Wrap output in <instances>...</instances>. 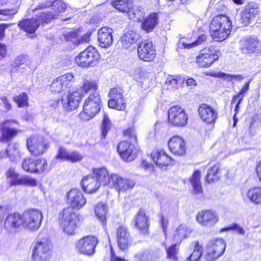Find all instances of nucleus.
<instances>
[{"label":"nucleus","mask_w":261,"mask_h":261,"mask_svg":"<svg viewBox=\"0 0 261 261\" xmlns=\"http://www.w3.org/2000/svg\"><path fill=\"white\" fill-rule=\"evenodd\" d=\"M101 101L98 92L91 94L85 100L83 110L80 114L81 118L87 121L93 118L100 110Z\"/></svg>","instance_id":"nucleus-1"},{"label":"nucleus","mask_w":261,"mask_h":261,"mask_svg":"<svg viewBox=\"0 0 261 261\" xmlns=\"http://www.w3.org/2000/svg\"><path fill=\"white\" fill-rule=\"evenodd\" d=\"M59 220L61 227L65 233L69 235L74 233L79 219L72 208H64L60 214Z\"/></svg>","instance_id":"nucleus-2"},{"label":"nucleus","mask_w":261,"mask_h":261,"mask_svg":"<svg viewBox=\"0 0 261 261\" xmlns=\"http://www.w3.org/2000/svg\"><path fill=\"white\" fill-rule=\"evenodd\" d=\"M22 221L24 228L31 231L38 230L41 224L43 214L41 211L37 209H30L24 211L22 215Z\"/></svg>","instance_id":"nucleus-3"},{"label":"nucleus","mask_w":261,"mask_h":261,"mask_svg":"<svg viewBox=\"0 0 261 261\" xmlns=\"http://www.w3.org/2000/svg\"><path fill=\"white\" fill-rule=\"evenodd\" d=\"M52 244L47 239L36 242L33 249L32 258L34 261H49L51 257Z\"/></svg>","instance_id":"nucleus-4"},{"label":"nucleus","mask_w":261,"mask_h":261,"mask_svg":"<svg viewBox=\"0 0 261 261\" xmlns=\"http://www.w3.org/2000/svg\"><path fill=\"white\" fill-rule=\"evenodd\" d=\"M99 59L100 55L97 50L89 46L76 57L75 60L79 66L87 68L95 66Z\"/></svg>","instance_id":"nucleus-5"},{"label":"nucleus","mask_w":261,"mask_h":261,"mask_svg":"<svg viewBox=\"0 0 261 261\" xmlns=\"http://www.w3.org/2000/svg\"><path fill=\"white\" fill-rule=\"evenodd\" d=\"M27 145L31 153L35 156L42 155L49 148V144L44 137L33 135L27 139Z\"/></svg>","instance_id":"nucleus-6"},{"label":"nucleus","mask_w":261,"mask_h":261,"mask_svg":"<svg viewBox=\"0 0 261 261\" xmlns=\"http://www.w3.org/2000/svg\"><path fill=\"white\" fill-rule=\"evenodd\" d=\"M98 243V240L96 237L87 236L76 242L75 249L80 254L91 256L95 253V247Z\"/></svg>","instance_id":"nucleus-7"},{"label":"nucleus","mask_w":261,"mask_h":261,"mask_svg":"<svg viewBox=\"0 0 261 261\" xmlns=\"http://www.w3.org/2000/svg\"><path fill=\"white\" fill-rule=\"evenodd\" d=\"M226 243L221 239L211 240L207 246L205 258L207 261H214L221 256L224 252Z\"/></svg>","instance_id":"nucleus-8"},{"label":"nucleus","mask_w":261,"mask_h":261,"mask_svg":"<svg viewBox=\"0 0 261 261\" xmlns=\"http://www.w3.org/2000/svg\"><path fill=\"white\" fill-rule=\"evenodd\" d=\"M188 119L185 110L179 106H173L168 111V121L173 126H184L187 123Z\"/></svg>","instance_id":"nucleus-9"},{"label":"nucleus","mask_w":261,"mask_h":261,"mask_svg":"<svg viewBox=\"0 0 261 261\" xmlns=\"http://www.w3.org/2000/svg\"><path fill=\"white\" fill-rule=\"evenodd\" d=\"M6 174L10 186L26 185L33 187L37 186V181L35 179L28 176H20L12 168L9 169Z\"/></svg>","instance_id":"nucleus-10"},{"label":"nucleus","mask_w":261,"mask_h":261,"mask_svg":"<svg viewBox=\"0 0 261 261\" xmlns=\"http://www.w3.org/2000/svg\"><path fill=\"white\" fill-rule=\"evenodd\" d=\"M135 142L121 141L117 146L118 151L121 157L125 161L130 162L137 156L138 149Z\"/></svg>","instance_id":"nucleus-11"},{"label":"nucleus","mask_w":261,"mask_h":261,"mask_svg":"<svg viewBox=\"0 0 261 261\" xmlns=\"http://www.w3.org/2000/svg\"><path fill=\"white\" fill-rule=\"evenodd\" d=\"M220 52L214 49L204 48L196 57V62L199 66L202 67L210 66L213 63L218 59Z\"/></svg>","instance_id":"nucleus-12"},{"label":"nucleus","mask_w":261,"mask_h":261,"mask_svg":"<svg viewBox=\"0 0 261 261\" xmlns=\"http://www.w3.org/2000/svg\"><path fill=\"white\" fill-rule=\"evenodd\" d=\"M259 12L257 3L251 2L246 4L240 13V21L243 25H247L254 19Z\"/></svg>","instance_id":"nucleus-13"},{"label":"nucleus","mask_w":261,"mask_h":261,"mask_svg":"<svg viewBox=\"0 0 261 261\" xmlns=\"http://www.w3.org/2000/svg\"><path fill=\"white\" fill-rule=\"evenodd\" d=\"M73 79V75L71 73L64 74L54 80L50 85V90L55 93H59L66 90Z\"/></svg>","instance_id":"nucleus-14"},{"label":"nucleus","mask_w":261,"mask_h":261,"mask_svg":"<svg viewBox=\"0 0 261 261\" xmlns=\"http://www.w3.org/2000/svg\"><path fill=\"white\" fill-rule=\"evenodd\" d=\"M110 98L108 101V106L110 108L122 111L125 109V105L123 98L122 90L120 88H112L109 92Z\"/></svg>","instance_id":"nucleus-15"},{"label":"nucleus","mask_w":261,"mask_h":261,"mask_svg":"<svg viewBox=\"0 0 261 261\" xmlns=\"http://www.w3.org/2000/svg\"><path fill=\"white\" fill-rule=\"evenodd\" d=\"M138 54L139 58L144 61H153L155 57V51L151 41L144 40L138 46Z\"/></svg>","instance_id":"nucleus-16"},{"label":"nucleus","mask_w":261,"mask_h":261,"mask_svg":"<svg viewBox=\"0 0 261 261\" xmlns=\"http://www.w3.org/2000/svg\"><path fill=\"white\" fill-rule=\"evenodd\" d=\"M242 46L241 50L244 54H259L261 53L260 43L254 36L246 37L240 40Z\"/></svg>","instance_id":"nucleus-17"},{"label":"nucleus","mask_w":261,"mask_h":261,"mask_svg":"<svg viewBox=\"0 0 261 261\" xmlns=\"http://www.w3.org/2000/svg\"><path fill=\"white\" fill-rule=\"evenodd\" d=\"M196 220L202 226L210 227L214 226L218 222L219 217L214 211H202L197 214Z\"/></svg>","instance_id":"nucleus-18"},{"label":"nucleus","mask_w":261,"mask_h":261,"mask_svg":"<svg viewBox=\"0 0 261 261\" xmlns=\"http://www.w3.org/2000/svg\"><path fill=\"white\" fill-rule=\"evenodd\" d=\"M111 178L113 187L119 192L131 190L135 185L133 179L123 178L116 173L111 174Z\"/></svg>","instance_id":"nucleus-19"},{"label":"nucleus","mask_w":261,"mask_h":261,"mask_svg":"<svg viewBox=\"0 0 261 261\" xmlns=\"http://www.w3.org/2000/svg\"><path fill=\"white\" fill-rule=\"evenodd\" d=\"M51 7V14H56V17L59 13L64 12L66 9V5L60 0H47L45 3H41L38 4L33 10L35 12L37 10L43 9L47 7Z\"/></svg>","instance_id":"nucleus-20"},{"label":"nucleus","mask_w":261,"mask_h":261,"mask_svg":"<svg viewBox=\"0 0 261 261\" xmlns=\"http://www.w3.org/2000/svg\"><path fill=\"white\" fill-rule=\"evenodd\" d=\"M67 201L70 203L71 208L79 209L86 203V200L83 193L76 189H71L67 193Z\"/></svg>","instance_id":"nucleus-21"},{"label":"nucleus","mask_w":261,"mask_h":261,"mask_svg":"<svg viewBox=\"0 0 261 261\" xmlns=\"http://www.w3.org/2000/svg\"><path fill=\"white\" fill-rule=\"evenodd\" d=\"M16 123L14 120H6L0 124L1 142H8L16 135V129L11 126L12 123Z\"/></svg>","instance_id":"nucleus-22"},{"label":"nucleus","mask_w":261,"mask_h":261,"mask_svg":"<svg viewBox=\"0 0 261 261\" xmlns=\"http://www.w3.org/2000/svg\"><path fill=\"white\" fill-rule=\"evenodd\" d=\"M168 147L171 152L175 155L181 156L186 153L185 142L179 136L172 137L168 141Z\"/></svg>","instance_id":"nucleus-23"},{"label":"nucleus","mask_w":261,"mask_h":261,"mask_svg":"<svg viewBox=\"0 0 261 261\" xmlns=\"http://www.w3.org/2000/svg\"><path fill=\"white\" fill-rule=\"evenodd\" d=\"M198 112L202 120L208 124L214 123L217 117V112L214 108L205 103L199 106Z\"/></svg>","instance_id":"nucleus-24"},{"label":"nucleus","mask_w":261,"mask_h":261,"mask_svg":"<svg viewBox=\"0 0 261 261\" xmlns=\"http://www.w3.org/2000/svg\"><path fill=\"white\" fill-rule=\"evenodd\" d=\"M112 29L108 27H102L98 31V40L101 47L107 48L110 46L113 43Z\"/></svg>","instance_id":"nucleus-25"},{"label":"nucleus","mask_w":261,"mask_h":261,"mask_svg":"<svg viewBox=\"0 0 261 261\" xmlns=\"http://www.w3.org/2000/svg\"><path fill=\"white\" fill-rule=\"evenodd\" d=\"M82 95L78 91L69 93L66 98H61V102L63 107L67 111L75 110L77 108L82 97Z\"/></svg>","instance_id":"nucleus-26"},{"label":"nucleus","mask_w":261,"mask_h":261,"mask_svg":"<svg viewBox=\"0 0 261 261\" xmlns=\"http://www.w3.org/2000/svg\"><path fill=\"white\" fill-rule=\"evenodd\" d=\"M81 185L83 190L88 193L95 192L100 186L99 181L93 173L84 177L81 181Z\"/></svg>","instance_id":"nucleus-27"},{"label":"nucleus","mask_w":261,"mask_h":261,"mask_svg":"<svg viewBox=\"0 0 261 261\" xmlns=\"http://www.w3.org/2000/svg\"><path fill=\"white\" fill-rule=\"evenodd\" d=\"M22 225V217L17 213L8 216L5 222L4 226L9 232L15 231L16 229Z\"/></svg>","instance_id":"nucleus-28"},{"label":"nucleus","mask_w":261,"mask_h":261,"mask_svg":"<svg viewBox=\"0 0 261 261\" xmlns=\"http://www.w3.org/2000/svg\"><path fill=\"white\" fill-rule=\"evenodd\" d=\"M141 22V29L146 33H149L153 31L159 23L158 14L155 13H151L144 17Z\"/></svg>","instance_id":"nucleus-29"},{"label":"nucleus","mask_w":261,"mask_h":261,"mask_svg":"<svg viewBox=\"0 0 261 261\" xmlns=\"http://www.w3.org/2000/svg\"><path fill=\"white\" fill-rule=\"evenodd\" d=\"M117 243L120 249L124 250L127 248L130 237L127 229L124 226H120L117 229Z\"/></svg>","instance_id":"nucleus-30"},{"label":"nucleus","mask_w":261,"mask_h":261,"mask_svg":"<svg viewBox=\"0 0 261 261\" xmlns=\"http://www.w3.org/2000/svg\"><path fill=\"white\" fill-rule=\"evenodd\" d=\"M228 17L225 15H219L216 16L212 19L210 25V32L219 31L220 29L223 27L224 30H228L226 28L228 26Z\"/></svg>","instance_id":"nucleus-31"},{"label":"nucleus","mask_w":261,"mask_h":261,"mask_svg":"<svg viewBox=\"0 0 261 261\" xmlns=\"http://www.w3.org/2000/svg\"><path fill=\"white\" fill-rule=\"evenodd\" d=\"M151 156L154 163L161 168L167 167L171 162V158L163 150L153 151Z\"/></svg>","instance_id":"nucleus-32"},{"label":"nucleus","mask_w":261,"mask_h":261,"mask_svg":"<svg viewBox=\"0 0 261 261\" xmlns=\"http://www.w3.org/2000/svg\"><path fill=\"white\" fill-rule=\"evenodd\" d=\"M18 25L24 31L28 33L33 34L39 28L40 22L36 18H27L19 21Z\"/></svg>","instance_id":"nucleus-33"},{"label":"nucleus","mask_w":261,"mask_h":261,"mask_svg":"<svg viewBox=\"0 0 261 261\" xmlns=\"http://www.w3.org/2000/svg\"><path fill=\"white\" fill-rule=\"evenodd\" d=\"M93 174L99 181L100 185H108L112 181L111 174L105 167L95 168L93 170Z\"/></svg>","instance_id":"nucleus-34"},{"label":"nucleus","mask_w":261,"mask_h":261,"mask_svg":"<svg viewBox=\"0 0 261 261\" xmlns=\"http://www.w3.org/2000/svg\"><path fill=\"white\" fill-rule=\"evenodd\" d=\"M148 219L145 212L140 210L135 219V226L142 233H146L149 228Z\"/></svg>","instance_id":"nucleus-35"},{"label":"nucleus","mask_w":261,"mask_h":261,"mask_svg":"<svg viewBox=\"0 0 261 261\" xmlns=\"http://www.w3.org/2000/svg\"><path fill=\"white\" fill-rule=\"evenodd\" d=\"M140 38L139 34L133 31H129L122 37L121 42L123 47L127 49L133 43L137 42Z\"/></svg>","instance_id":"nucleus-36"},{"label":"nucleus","mask_w":261,"mask_h":261,"mask_svg":"<svg viewBox=\"0 0 261 261\" xmlns=\"http://www.w3.org/2000/svg\"><path fill=\"white\" fill-rule=\"evenodd\" d=\"M220 166L218 164H215L208 169L207 174L205 176V180L207 182L210 184L219 180L220 176Z\"/></svg>","instance_id":"nucleus-37"},{"label":"nucleus","mask_w":261,"mask_h":261,"mask_svg":"<svg viewBox=\"0 0 261 261\" xmlns=\"http://www.w3.org/2000/svg\"><path fill=\"white\" fill-rule=\"evenodd\" d=\"M113 7L122 12L128 13L133 3L129 0H113L112 2Z\"/></svg>","instance_id":"nucleus-38"},{"label":"nucleus","mask_w":261,"mask_h":261,"mask_svg":"<svg viewBox=\"0 0 261 261\" xmlns=\"http://www.w3.org/2000/svg\"><path fill=\"white\" fill-rule=\"evenodd\" d=\"M108 212V208L103 203H98L95 206V213L97 218L103 224L106 223V214Z\"/></svg>","instance_id":"nucleus-39"},{"label":"nucleus","mask_w":261,"mask_h":261,"mask_svg":"<svg viewBox=\"0 0 261 261\" xmlns=\"http://www.w3.org/2000/svg\"><path fill=\"white\" fill-rule=\"evenodd\" d=\"M194 246V251L187 258L188 261H200V258L202 254L203 247L200 245L198 241H195L192 243Z\"/></svg>","instance_id":"nucleus-40"},{"label":"nucleus","mask_w":261,"mask_h":261,"mask_svg":"<svg viewBox=\"0 0 261 261\" xmlns=\"http://www.w3.org/2000/svg\"><path fill=\"white\" fill-rule=\"evenodd\" d=\"M190 182L196 194L202 192V186L200 182V171L199 170H196L193 173L190 179Z\"/></svg>","instance_id":"nucleus-41"},{"label":"nucleus","mask_w":261,"mask_h":261,"mask_svg":"<svg viewBox=\"0 0 261 261\" xmlns=\"http://www.w3.org/2000/svg\"><path fill=\"white\" fill-rule=\"evenodd\" d=\"M248 198L255 204L261 203V187L251 188L247 193Z\"/></svg>","instance_id":"nucleus-42"},{"label":"nucleus","mask_w":261,"mask_h":261,"mask_svg":"<svg viewBox=\"0 0 261 261\" xmlns=\"http://www.w3.org/2000/svg\"><path fill=\"white\" fill-rule=\"evenodd\" d=\"M251 81L252 80L250 79L247 83H246L243 86V87L242 88L240 92L237 95L233 97L231 101V103L232 104L233 103H234L236 101H237L235 108L236 111H238V109L239 108V105L240 104L242 100L243 99V97L248 91L250 83Z\"/></svg>","instance_id":"nucleus-43"},{"label":"nucleus","mask_w":261,"mask_h":261,"mask_svg":"<svg viewBox=\"0 0 261 261\" xmlns=\"http://www.w3.org/2000/svg\"><path fill=\"white\" fill-rule=\"evenodd\" d=\"M6 152L7 156L14 162L18 161L20 157L18 145L16 144H9L6 149Z\"/></svg>","instance_id":"nucleus-44"},{"label":"nucleus","mask_w":261,"mask_h":261,"mask_svg":"<svg viewBox=\"0 0 261 261\" xmlns=\"http://www.w3.org/2000/svg\"><path fill=\"white\" fill-rule=\"evenodd\" d=\"M128 13L131 18H134L138 22H141L145 17V13L144 10L141 7L134 8L132 7Z\"/></svg>","instance_id":"nucleus-45"},{"label":"nucleus","mask_w":261,"mask_h":261,"mask_svg":"<svg viewBox=\"0 0 261 261\" xmlns=\"http://www.w3.org/2000/svg\"><path fill=\"white\" fill-rule=\"evenodd\" d=\"M37 166V159L28 158L24 159L22 163V169L27 172L35 173Z\"/></svg>","instance_id":"nucleus-46"},{"label":"nucleus","mask_w":261,"mask_h":261,"mask_svg":"<svg viewBox=\"0 0 261 261\" xmlns=\"http://www.w3.org/2000/svg\"><path fill=\"white\" fill-rule=\"evenodd\" d=\"M54 18H56V14H51V12H42L38 14L36 19L40 22V24L42 23H48Z\"/></svg>","instance_id":"nucleus-47"},{"label":"nucleus","mask_w":261,"mask_h":261,"mask_svg":"<svg viewBox=\"0 0 261 261\" xmlns=\"http://www.w3.org/2000/svg\"><path fill=\"white\" fill-rule=\"evenodd\" d=\"M90 35H86L85 37H83L79 41L77 39V33L74 32H71L67 34L65 36L66 39L67 41H71L79 45L81 43L88 42L89 40Z\"/></svg>","instance_id":"nucleus-48"},{"label":"nucleus","mask_w":261,"mask_h":261,"mask_svg":"<svg viewBox=\"0 0 261 261\" xmlns=\"http://www.w3.org/2000/svg\"><path fill=\"white\" fill-rule=\"evenodd\" d=\"M82 88L83 91L86 93L90 91L93 93L97 92V83L95 81L85 80Z\"/></svg>","instance_id":"nucleus-49"},{"label":"nucleus","mask_w":261,"mask_h":261,"mask_svg":"<svg viewBox=\"0 0 261 261\" xmlns=\"http://www.w3.org/2000/svg\"><path fill=\"white\" fill-rule=\"evenodd\" d=\"M111 127V122L108 115L105 113L101 126V136L105 138Z\"/></svg>","instance_id":"nucleus-50"},{"label":"nucleus","mask_w":261,"mask_h":261,"mask_svg":"<svg viewBox=\"0 0 261 261\" xmlns=\"http://www.w3.org/2000/svg\"><path fill=\"white\" fill-rule=\"evenodd\" d=\"M49 170L50 168L48 167L47 162L45 159H37L36 174H41L45 171H48Z\"/></svg>","instance_id":"nucleus-51"},{"label":"nucleus","mask_w":261,"mask_h":261,"mask_svg":"<svg viewBox=\"0 0 261 261\" xmlns=\"http://www.w3.org/2000/svg\"><path fill=\"white\" fill-rule=\"evenodd\" d=\"M13 100L17 103L19 108L27 107L29 105L28 96L25 93L13 97Z\"/></svg>","instance_id":"nucleus-52"},{"label":"nucleus","mask_w":261,"mask_h":261,"mask_svg":"<svg viewBox=\"0 0 261 261\" xmlns=\"http://www.w3.org/2000/svg\"><path fill=\"white\" fill-rule=\"evenodd\" d=\"M227 30H224L223 31L219 30L210 33L212 38L217 42L222 41L225 40L228 36V34L227 33Z\"/></svg>","instance_id":"nucleus-53"},{"label":"nucleus","mask_w":261,"mask_h":261,"mask_svg":"<svg viewBox=\"0 0 261 261\" xmlns=\"http://www.w3.org/2000/svg\"><path fill=\"white\" fill-rule=\"evenodd\" d=\"M186 235L185 227L184 225L179 226L174 234V239L177 242H180Z\"/></svg>","instance_id":"nucleus-54"},{"label":"nucleus","mask_w":261,"mask_h":261,"mask_svg":"<svg viewBox=\"0 0 261 261\" xmlns=\"http://www.w3.org/2000/svg\"><path fill=\"white\" fill-rule=\"evenodd\" d=\"M179 80L175 76L168 77L164 84V86L168 89H172L177 86Z\"/></svg>","instance_id":"nucleus-55"},{"label":"nucleus","mask_w":261,"mask_h":261,"mask_svg":"<svg viewBox=\"0 0 261 261\" xmlns=\"http://www.w3.org/2000/svg\"><path fill=\"white\" fill-rule=\"evenodd\" d=\"M19 6L17 5L12 8H3L0 9V15L4 16H13L16 14L19 9Z\"/></svg>","instance_id":"nucleus-56"},{"label":"nucleus","mask_w":261,"mask_h":261,"mask_svg":"<svg viewBox=\"0 0 261 261\" xmlns=\"http://www.w3.org/2000/svg\"><path fill=\"white\" fill-rule=\"evenodd\" d=\"M177 252L178 248H177V245L176 244L166 249L168 258L173 260H176L177 259Z\"/></svg>","instance_id":"nucleus-57"},{"label":"nucleus","mask_w":261,"mask_h":261,"mask_svg":"<svg viewBox=\"0 0 261 261\" xmlns=\"http://www.w3.org/2000/svg\"><path fill=\"white\" fill-rule=\"evenodd\" d=\"M69 154V152H68L64 147H60L56 156V159L68 161Z\"/></svg>","instance_id":"nucleus-58"},{"label":"nucleus","mask_w":261,"mask_h":261,"mask_svg":"<svg viewBox=\"0 0 261 261\" xmlns=\"http://www.w3.org/2000/svg\"><path fill=\"white\" fill-rule=\"evenodd\" d=\"M83 158V156L82 154L75 151H74L69 152V159H68V161H69L72 163H75L81 161Z\"/></svg>","instance_id":"nucleus-59"},{"label":"nucleus","mask_w":261,"mask_h":261,"mask_svg":"<svg viewBox=\"0 0 261 261\" xmlns=\"http://www.w3.org/2000/svg\"><path fill=\"white\" fill-rule=\"evenodd\" d=\"M124 135L130 139V142H136L137 141L136 134L133 129H127L124 132Z\"/></svg>","instance_id":"nucleus-60"},{"label":"nucleus","mask_w":261,"mask_h":261,"mask_svg":"<svg viewBox=\"0 0 261 261\" xmlns=\"http://www.w3.org/2000/svg\"><path fill=\"white\" fill-rule=\"evenodd\" d=\"M230 230L235 231L237 233L242 235L245 234L244 229L237 224H233L231 225L230 226H229V230Z\"/></svg>","instance_id":"nucleus-61"},{"label":"nucleus","mask_w":261,"mask_h":261,"mask_svg":"<svg viewBox=\"0 0 261 261\" xmlns=\"http://www.w3.org/2000/svg\"><path fill=\"white\" fill-rule=\"evenodd\" d=\"M0 98L3 102L4 108L7 110H10L12 109V106L9 102L7 97L5 96H2Z\"/></svg>","instance_id":"nucleus-62"},{"label":"nucleus","mask_w":261,"mask_h":261,"mask_svg":"<svg viewBox=\"0 0 261 261\" xmlns=\"http://www.w3.org/2000/svg\"><path fill=\"white\" fill-rule=\"evenodd\" d=\"M244 79V77L241 75L230 74H229V81L232 83L234 82L242 81Z\"/></svg>","instance_id":"nucleus-63"},{"label":"nucleus","mask_w":261,"mask_h":261,"mask_svg":"<svg viewBox=\"0 0 261 261\" xmlns=\"http://www.w3.org/2000/svg\"><path fill=\"white\" fill-rule=\"evenodd\" d=\"M26 58L24 56H20L16 59L15 63L16 66H20L26 62Z\"/></svg>","instance_id":"nucleus-64"}]
</instances>
